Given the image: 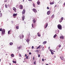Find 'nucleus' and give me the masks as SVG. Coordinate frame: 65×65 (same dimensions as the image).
Here are the masks:
<instances>
[{"instance_id":"obj_1","label":"nucleus","mask_w":65,"mask_h":65,"mask_svg":"<svg viewBox=\"0 0 65 65\" xmlns=\"http://www.w3.org/2000/svg\"><path fill=\"white\" fill-rule=\"evenodd\" d=\"M0 31H2V33L3 34H4V33H5V29H2V28H1L0 29Z\"/></svg>"},{"instance_id":"obj_2","label":"nucleus","mask_w":65,"mask_h":65,"mask_svg":"<svg viewBox=\"0 0 65 65\" xmlns=\"http://www.w3.org/2000/svg\"><path fill=\"white\" fill-rule=\"evenodd\" d=\"M57 27L59 30L62 29V26L60 24H58L57 26Z\"/></svg>"},{"instance_id":"obj_3","label":"nucleus","mask_w":65,"mask_h":65,"mask_svg":"<svg viewBox=\"0 0 65 65\" xmlns=\"http://www.w3.org/2000/svg\"><path fill=\"white\" fill-rule=\"evenodd\" d=\"M17 13L15 14L14 13L13 14V17L14 18H15V17L17 15Z\"/></svg>"},{"instance_id":"obj_4","label":"nucleus","mask_w":65,"mask_h":65,"mask_svg":"<svg viewBox=\"0 0 65 65\" xmlns=\"http://www.w3.org/2000/svg\"><path fill=\"white\" fill-rule=\"evenodd\" d=\"M32 10L34 12H35V13H36V12H37V10L35 9H32Z\"/></svg>"},{"instance_id":"obj_5","label":"nucleus","mask_w":65,"mask_h":65,"mask_svg":"<svg viewBox=\"0 0 65 65\" xmlns=\"http://www.w3.org/2000/svg\"><path fill=\"white\" fill-rule=\"evenodd\" d=\"M20 9H22L23 8V7L22 5H20Z\"/></svg>"},{"instance_id":"obj_6","label":"nucleus","mask_w":65,"mask_h":65,"mask_svg":"<svg viewBox=\"0 0 65 65\" xmlns=\"http://www.w3.org/2000/svg\"><path fill=\"white\" fill-rule=\"evenodd\" d=\"M26 41H27V43H29V42L30 41V40L28 39H27L26 40Z\"/></svg>"},{"instance_id":"obj_7","label":"nucleus","mask_w":65,"mask_h":65,"mask_svg":"<svg viewBox=\"0 0 65 65\" xmlns=\"http://www.w3.org/2000/svg\"><path fill=\"white\" fill-rule=\"evenodd\" d=\"M50 13H51V11H48L47 12V14L48 15H49Z\"/></svg>"},{"instance_id":"obj_8","label":"nucleus","mask_w":65,"mask_h":65,"mask_svg":"<svg viewBox=\"0 0 65 65\" xmlns=\"http://www.w3.org/2000/svg\"><path fill=\"white\" fill-rule=\"evenodd\" d=\"M25 10L24 9L23 11L22 12V14H24L25 13Z\"/></svg>"},{"instance_id":"obj_9","label":"nucleus","mask_w":65,"mask_h":65,"mask_svg":"<svg viewBox=\"0 0 65 65\" xmlns=\"http://www.w3.org/2000/svg\"><path fill=\"white\" fill-rule=\"evenodd\" d=\"M32 21L34 23H35L36 22V20H35V19H33Z\"/></svg>"},{"instance_id":"obj_10","label":"nucleus","mask_w":65,"mask_h":65,"mask_svg":"<svg viewBox=\"0 0 65 65\" xmlns=\"http://www.w3.org/2000/svg\"><path fill=\"white\" fill-rule=\"evenodd\" d=\"M25 16H23L22 17V20H23V21L24 20V19H25Z\"/></svg>"},{"instance_id":"obj_11","label":"nucleus","mask_w":65,"mask_h":65,"mask_svg":"<svg viewBox=\"0 0 65 65\" xmlns=\"http://www.w3.org/2000/svg\"><path fill=\"white\" fill-rule=\"evenodd\" d=\"M47 26H48V23H47L46 24V26H45V28H46L47 27Z\"/></svg>"},{"instance_id":"obj_12","label":"nucleus","mask_w":65,"mask_h":65,"mask_svg":"<svg viewBox=\"0 0 65 65\" xmlns=\"http://www.w3.org/2000/svg\"><path fill=\"white\" fill-rule=\"evenodd\" d=\"M13 10H14L15 12L16 11V9L15 8V7H13Z\"/></svg>"},{"instance_id":"obj_13","label":"nucleus","mask_w":65,"mask_h":65,"mask_svg":"<svg viewBox=\"0 0 65 65\" xmlns=\"http://www.w3.org/2000/svg\"><path fill=\"white\" fill-rule=\"evenodd\" d=\"M60 39H64V37L63 36H60Z\"/></svg>"},{"instance_id":"obj_14","label":"nucleus","mask_w":65,"mask_h":65,"mask_svg":"<svg viewBox=\"0 0 65 65\" xmlns=\"http://www.w3.org/2000/svg\"><path fill=\"white\" fill-rule=\"evenodd\" d=\"M37 4L38 5H39L40 4V2L39 1V0H38L37 2Z\"/></svg>"},{"instance_id":"obj_15","label":"nucleus","mask_w":65,"mask_h":65,"mask_svg":"<svg viewBox=\"0 0 65 65\" xmlns=\"http://www.w3.org/2000/svg\"><path fill=\"white\" fill-rule=\"evenodd\" d=\"M37 35L39 37H40L41 36V35L39 34V32L37 33Z\"/></svg>"},{"instance_id":"obj_16","label":"nucleus","mask_w":65,"mask_h":65,"mask_svg":"<svg viewBox=\"0 0 65 65\" xmlns=\"http://www.w3.org/2000/svg\"><path fill=\"white\" fill-rule=\"evenodd\" d=\"M50 51H51V54L53 55H54V52H52L51 50H50Z\"/></svg>"},{"instance_id":"obj_17","label":"nucleus","mask_w":65,"mask_h":65,"mask_svg":"<svg viewBox=\"0 0 65 65\" xmlns=\"http://www.w3.org/2000/svg\"><path fill=\"white\" fill-rule=\"evenodd\" d=\"M24 37V35H22V36H20V38H22Z\"/></svg>"},{"instance_id":"obj_18","label":"nucleus","mask_w":65,"mask_h":65,"mask_svg":"<svg viewBox=\"0 0 65 65\" xmlns=\"http://www.w3.org/2000/svg\"><path fill=\"white\" fill-rule=\"evenodd\" d=\"M46 42H47L46 41H45L43 42V43L44 44H46Z\"/></svg>"},{"instance_id":"obj_19","label":"nucleus","mask_w":65,"mask_h":65,"mask_svg":"<svg viewBox=\"0 0 65 65\" xmlns=\"http://www.w3.org/2000/svg\"><path fill=\"white\" fill-rule=\"evenodd\" d=\"M9 44L10 45H12L13 44V43L12 42H11Z\"/></svg>"},{"instance_id":"obj_20","label":"nucleus","mask_w":65,"mask_h":65,"mask_svg":"<svg viewBox=\"0 0 65 65\" xmlns=\"http://www.w3.org/2000/svg\"><path fill=\"white\" fill-rule=\"evenodd\" d=\"M16 28L17 29H19V26H16Z\"/></svg>"},{"instance_id":"obj_21","label":"nucleus","mask_w":65,"mask_h":65,"mask_svg":"<svg viewBox=\"0 0 65 65\" xmlns=\"http://www.w3.org/2000/svg\"><path fill=\"white\" fill-rule=\"evenodd\" d=\"M11 56L12 57H14V54H11Z\"/></svg>"},{"instance_id":"obj_22","label":"nucleus","mask_w":65,"mask_h":65,"mask_svg":"<svg viewBox=\"0 0 65 65\" xmlns=\"http://www.w3.org/2000/svg\"><path fill=\"white\" fill-rule=\"evenodd\" d=\"M41 46V45H40L37 48V49H38V48H40V47Z\"/></svg>"},{"instance_id":"obj_23","label":"nucleus","mask_w":65,"mask_h":65,"mask_svg":"<svg viewBox=\"0 0 65 65\" xmlns=\"http://www.w3.org/2000/svg\"><path fill=\"white\" fill-rule=\"evenodd\" d=\"M13 62L14 63H17V62L16 61H13Z\"/></svg>"},{"instance_id":"obj_24","label":"nucleus","mask_w":65,"mask_h":65,"mask_svg":"<svg viewBox=\"0 0 65 65\" xmlns=\"http://www.w3.org/2000/svg\"><path fill=\"white\" fill-rule=\"evenodd\" d=\"M58 30V32L56 33L57 34H59V32L60 31V30Z\"/></svg>"},{"instance_id":"obj_25","label":"nucleus","mask_w":65,"mask_h":65,"mask_svg":"<svg viewBox=\"0 0 65 65\" xmlns=\"http://www.w3.org/2000/svg\"><path fill=\"white\" fill-rule=\"evenodd\" d=\"M56 36H57V35L56 34H55V35L53 37L54 38H55V37H56Z\"/></svg>"},{"instance_id":"obj_26","label":"nucleus","mask_w":65,"mask_h":65,"mask_svg":"<svg viewBox=\"0 0 65 65\" xmlns=\"http://www.w3.org/2000/svg\"><path fill=\"white\" fill-rule=\"evenodd\" d=\"M55 17V15H53L52 17V18H54Z\"/></svg>"},{"instance_id":"obj_27","label":"nucleus","mask_w":65,"mask_h":65,"mask_svg":"<svg viewBox=\"0 0 65 65\" xmlns=\"http://www.w3.org/2000/svg\"><path fill=\"white\" fill-rule=\"evenodd\" d=\"M5 6L6 8H7V5L6 4L5 5Z\"/></svg>"},{"instance_id":"obj_28","label":"nucleus","mask_w":65,"mask_h":65,"mask_svg":"<svg viewBox=\"0 0 65 65\" xmlns=\"http://www.w3.org/2000/svg\"><path fill=\"white\" fill-rule=\"evenodd\" d=\"M33 5L34 7H35V4H33Z\"/></svg>"},{"instance_id":"obj_29","label":"nucleus","mask_w":65,"mask_h":65,"mask_svg":"<svg viewBox=\"0 0 65 65\" xmlns=\"http://www.w3.org/2000/svg\"><path fill=\"white\" fill-rule=\"evenodd\" d=\"M64 19V18L63 17H62L61 18V20H63V19Z\"/></svg>"},{"instance_id":"obj_30","label":"nucleus","mask_w":65,"mask_h":65,"mask_svg":"<svg viewBox=\"0 0 65 65\" xmlns=\"http://www.w3.org/2000/svg\"><path fill=\"white\" fill-rule=\"evenodd\" d=\"M59 21L60 23H61V22H62V20H59Z\"/></svg>"},{"instance_id":"obj_31","label":"nucleus","mask_w":65,"mask_h":65,"mask_svg":"<svg viewBox=\"0 0 65 65\" xmlns=\"http://www.w3.org/2000/svg\"><path fill=\"white\" fill-rule=\"evenodd\" d=\"M60 59H61V60H63V57H62V58H61V57H60Z\"/></svg>"},{"instance_id":"obj_32","label":"nucleus","mask_w":65,"mask_h":65,"mask_svg":"<svg viewBox=\"0 0 65 65\" xmlns=\"http://www.w3.org/2000/svg\"><path fill=\"white\" fill-rule=\"evenodd\" d=\"M10 32V30H9L8 32V34H9V32Z\"/></svg>"},{"instance_id":"obj_33","label":"nucleus","mask_w":65,"mask_h":65,"mask_svg":"<svg viewBox=\"0 0 65 65\" xmlns=\"http://www.w3.org/2000/svg\"><path fill=\"white\" fill-rule=\"evenodd\" d=\"M27 35L28 36H29L30 35V33H29V34H28Z\"/></svg>"},{"instance_id":"obj_34","label":"nucleus","mask_w":65,"mask_h":65,"mask_svg":"<svg viewBox=\"0 0 65 65\" xmlns=\"http://www.w3.org/2000/svg\"><path fill=\"white\" fill-rule=\"evenodd\" d=\"M38 57L39 58V57H40V54H39L38 55Z\"/></svg>"},{"instance_id":"obj_35","label":"nucleus","mask_w":65,"mask_h":65,"mask_svg":"<svg viewBox=\"0 0 65 65\" xmlns=\"http://www.w3.org/2000/svg\"><path fill=\"white\" fill-rule=\"evenodd\" d=\"M35 52H38V50H36V51H35Z\"/></svg>"},{"instance_id":"obj_36","label":"nucleus","mask_w":65,"mask_h":65,"mask_svg":"<svg viewBox=\"0 0 65 65\" xmlns=\"http://www.w3.org/2000/svg\"><path fill=\"white\" fill-rule=\"evenodd\" d=\"M21 47L19 46L18 47V49L19 50H20V48H21Z\"/></svg>"},{"instance_id":"obj_37","label":"nucleus","mask_w":65,"mask_h":65,"mask_svg":"<svg viewBox=\"0 0 65 65\" xmlns=\"http://www.w3.org/2000/svg\"><path fill=\"white\" fill-rule=\"evenodd\" d=\"M50 4L51 5H53V4L52 3H50Z\"/></svg>"},{"instance_id":"obj_38","label":"nucleus","mask_w":65,"mask_h":65,"mask_svg":"<svg viewBox=\"0 0 65 65\" xmlns=\"http://www.w3.org/2000/svg\"><path fill=\"white\" fill-rule=\"evenodd\" d=\"M34 64H36V61H35L34 63Z\"/></svg>"},{"instance_id":"obj_39","label":"nucleus","mask_w":65,"mask_h":65,"mask_svg":"<svg viewBox=\"0 0 65 65\" xmlns=\"http://www.w3.org/2000/svg\"><path fill=\"white\" fill-rule=\"evenodd\" d=\"M33 59L34 60L35 59V57H33Z\"/></svg>"},{"instance_id":"obj_40","label":"nucleus","mask_w":65,"mask_h":65,"mask_svg":"<svg viewBox=\"0 0 65 65\" xmlns=\"http://www.w3.org/2000/svg\"><path fill=\"white\" fill-rule=\"evenodd\" d=\"M31 48H32V49L34 48V46H32Z\"/></svg>"},{"instance_id":"obj_41","label":"nucleus","mask_w":65,"mask_h":65,"mask_svg":"<svg viewBox=\"0 0 65 65\" xmlns=\"http://www.w3.org/2000/svg\"><path fill=\"white\" fill-rule=\"evenodd\" d=\"M26 59H28V56H27L26 57Z\"/></svg>"},{"instance_id":"obj_42","label":"nucleus","mask_w":65,"mask_h":65,"mask_svg":"<svg viewBox=\"0 0 65 65\" xmlns=\"http://www.w3.org/2000/svg\"><path fill=\"white\" fill-rule=\"evenodd\" d=\"M11 22L12 24H13V21H11Z\"/></svg>"},{"instance_id":"obj_43","label":"nucleus","mask_w":65,"mask_h":65,"mask_svg":"<svg viewBox=\"0 0 65 65\" xmlns=\"http://www.w3.org/2000/svg\"><path fill=\"white\" fill-rule=\"evenodd\" d=\"M29 55H31V52H29Z\"/></svg>"},{"instance_id":"obj_44","label":"nucleus","mask_w":65,"mask_h":65,"mask_svg":"<svg viewBox=\"0 0 65 65\" xmlns=\"http://www.w3.org/2000/svg\"><path fill=\"white\" fill-rule=\"evenodd\" d=\"M19 56H20V57L21 56V54H19Z\"/></svg>"},{"instance_id":"obj_45","label":"nucleus","mask_w":65,"mask_h":65,"mask_svg":"<svg viewBox=\"0 0 65 65\" xmlns=\"http://www.w3.org/2000/svg\"><path fill=\"white\" fill-rule=\"evenodd\" d=\"M47 9H49V7H47Z\"/></svg>"},{"instance_id":"obj_46","label":"nucleus","mask_w":65,"mask_h":65,"mask_svg":"<svg viewBox=\"0 0 65 65\" xmlns=\"http://www.w3.org/2000/svg\"><path fill=\"white\" fill-rule=\"evenodd\" d=\"M42 61H44V59H42Z\"/></svg>"},{"instance_id":"obj_47","label":"nucleus","mask_w":65,"mask_h":65,"mask_svg":"<svg viewBox=\"0 0 65 65\" xmlns=\"http://www.w3.org/2000/svg\"><path fill=\"white\" fill-rule=\"evenodd\" d=\"M54 3H55V2H52V4H54Z\"/></svg>"},{"instance_id":"obj_48","label":"nucleus","mask_w":65,"mask_h":65,"mask_svg":"<svg viewBox=\"0 0 65 65\" xmlns=\"http://www.w3.org/2000/svg\"><path fill=\"white\" fill-rule=\"evenodd\" d=\"M0 14L1 15H1H2V13H1Z\"/></svg>"},{"instance_id":"obj_49","label":"nucleus","mask_w":65,"mask_h":65,"mask_svg":"<svg viewBox=\"0 0 65 65\" xmlns=\"http://www.w3.org/2000/svg\"><path fill=\"white\" fill-rule=\"evenodd\" d=\"M59 47H61V45H59Z\"/></svg>"},{"instance_id":"obj_50","label":"nucleus","mask_w":65,"mask_h":65,"mask_svg":"<svg viewBox=\"0 0 65 65\" xmlns=\"http://www.w3.org/2000/svg\"><path fill=\"white\" fill-rule=\"evenodd\" d=\"M57 7V5H55V6H54V7Z\"/></svg>"},{"instance_id":"obj_51","label":"nucleus","mask_w":65,"mask_h":65,"mask_svg":"<svg viewBox=\"0 0 65 65\" xmlns=\"http://www.w3.org/2000/svg\"><path fill=\"white\" fill-rule=\"evenodd\" d=\"M43 48H44V47H43V48L42 49V51H43Z\"/></svg>"},{"instance_id":"obj_52","label":"nucleus","mask_w":65,"mask_h":65,"mask_svg":"<svg viewBox=\"0 0 65 65\" xmlns=\"http://www.w3.org/2000/svg\"><path fill=\"white\" fill-rule=\"evenodd\" d=\"M9 4H8L7 5V6H8V7H9Z\"/></svg>"},{"instance_id":"obj_53","label":"nucleus","mask_w":65,"mask_h":65,"mask_svg":"<svg viewBox=\"0 0 65 65\" xmlns=\"http://www.w3.org/2000/svg\"><path fill=\"white\" fill-rule=\"evenodd\" d=\"M25 57H27V54H26L25 55Z\"/></svg>"},{"instance_id":"obj_54","label":"nucleus","mask_w":65,"mask_h":65,"mask_svg":"<svg viewBox=\"0 0 65 65\" xmlns=\"http://www.w3.org/2000/svg\"><path fill=\"white\" fill-rule=\"evenodd\" d=\"M32 28H33V24H32Z\"/></svg>"},{"instance_id":"obj_55","label":"nucleus","mask_w":65,"mask_h":65,"mask_svg":"<svg viewBox=\"0 0 65 65\" xmlns=\"http://www.w3.org/2000/svg\"><path fill=\"white\" fill-rule=\"evenodd\" d=\"M28 1H32V0H28Z\"/></svg>"},{"instance_id":"obj_56","label":"nucleus","mask_w":65,"mask_h":65,"mask_svg":"<svg viewBox=\"0 0 65 65\" xmlns=\"http://www.w3.org/2000/svg\"><path fill=\"white\" fill-rule=\"evenodd\" d=\"M7 0H6L5 1V2H7Z\"/></svg>"},{"instance_id":"obj_57","label":"nucleus","mask_w":65,"mask_h":65,"mask_svg":"<svg viewBox=\"0 0 65 65\" xmlns=\"http://www.w3.org/2000/svg\"><path fill=\"white\" fill-rule=\"evenodd\" d=\"M56 56H54V58H56Z\"/></svg>"},{"instance_id":"obj_58","label":"nucleus","mask_w":65,"mask_h":65,"mask_svg":"<svg viewBox=\"0 0 65 65\" xmlns=\"http://www.w3.org/2000/svg\"><path fill=\"white\" fill-rule=\"evenodd\" d=\"M23 2H24V0H23Z\"/></svg>"},{"instance_id":"obj_59","label":"nucleus","mask_w":65,"mask_h":65,"mask_svg":"<svg viewBox=\"0 0 65 65\" xmlns=\"http://www.w3.org/2000/svg\"><path fill=\"white\" fill-rule=\"evenodd\" d=\"M50 47H48V48H49V49H50Z\"/></svg>"},{"instance_id":"obj_60","label":"nucleus","mask_w":65,"mask_h":65,"mask_svg":"<svg viewBox=\"0 0 65 65\" xmlns=\"http://www.w3.org/2000/svg\"><path fill=\"white\" fill-rule=\"evenodd\" d=\"M28 52H29V50H28Z\"/></svg>"},{"instance_id":"obj_61","label":"nucleus","mask_w":65,"mask_h":65,"mask_svg":"<svg viewBox=\"0 0 65 65\" xmlns=\"http://www.w3.org/2000/svg\"><path fill=\"white\" fill-rule=\"evenodd\" d=\"M10 65H11V63H10Z\"/></svg>"},{"instance_id":"obj_62","label":"nucleus","mask_w":65,"mask_h":65,"mask_svg":"<svg viewBox=\"0 0 65 65\" xmlns=\"http://www.w3.org/2000/svg\"><path fill=\"white\" fill-rule=\"evenodd\" d=\"M1 61V59H0V62Z\"/></svg>"},{"instance_id":"obj_63","label":"nucleus","mask_w":65,"mask_h":65,"mask_svg":"<svg viewBox=\"0 0 65 65\" xmlns=\"http://www.w3.org/2000/svg\"><path fill=\"white\" fill-rule=\"evenodd\" d=\"M53 52H55V51H54Z\"/></svg>"},{"instance_id":"obj_64","label":"nucleus","mask_w":65,"mask_h":65,"mask_svg":"<svg viewBox=\"0 0 65 65\" xmlns=\"http://www.w3.org/2000/svg\"><path fill=\"white\" fill-rule=\"evenodd\" d=\"M7 20V21H8V20Z\"/></svg>"}]
</instances>
